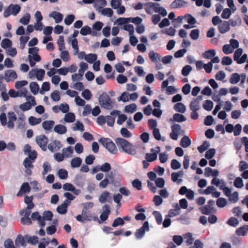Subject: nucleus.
Listing matches in <instances>:
<instances>
[{
	"label": "nucleus",
	"mask_w": 248,
	"mask_h": 248,
	"mask_svg": "<svg viewBox=\"0 0 248 248\" xmlns=\"http://www.w3.org/2000/svg\"><path fill=\"white\" fill-rule=\"evenodd\" d=\"M115 141L120 150L131 155L136 154V150L134 146L126 140L122 138H117L115 140Z\"/></svg>",
	"instance_id": "nucleus-1"
},
{
	"label": "nucleus",
	"mask_w": 248,
	"mask_h": 248,
	"mask_svg": "<svg viewBox=\"0 0 248 248\" xmlns=\"http://www.w3.org/2000/svg\"><path fill=\"white\" fill-rule=\"evenodd\" d=\"M144 9L148 14H152V10L155 13H159L163 17L167 14L166 9L160 7V4L157 2H148L145 3L144 4Z\"/></svg>",
	"instance_id": "nucleus-2"
},
{
	"label": "nucleus",
	"mask_w": 248,
	"mask_h": 248,
	"mask_svg": "<svg viewBox=\"0 0 248 248\" xmlns=\"http://www.w3.org/2000/svg\"><path fill=\"white\" fill-rule=\"evenodd\" d=\"M98 142L111 154L114 155L117 154L118 150L117 147L110 139L101 137L98 140Z\"/></svg>",
	"instance_id": "nucleus-3"
},
{
	"label": "nucleus",
	"mask_w": 248,
	"mask_h": 248,
	"mask_svg": "<svg viewBox=\"0 0 248 248\" xmlns=\"http://www.w3.org/2000/svg\"><path fill=\"white\" fill-rule=\"evenodd\" d=\"M99 102L101 106L105 109L110 110L113 108V102L105 92H103L100 95Z\"/></svg>",
	"instance_id": "nucleus-4"
},
{
	"label": "nucleus",
	"mask_w": 248,
	"mask_h": 248,
	"mask_svg": "<svg viewBox=\"0 0 248 248\" xmlns=\"http://www.w3.org/2000/svg\"><path fill=\"white\" fill-rule=\"evenodd\" d=\"M149 230V223L148 221H145L140 228L136 230L135 232L136 237L138 239H141L144 236L145 232Z\"/></svg>",
	"instance_id": "nucleus-5"
},
{
	"label": "nucleus",
	"mask_w": 248,
	"mask_h": 248,
	"mask_svg": "<svg viewBox=\"0 0 248 248\" xmlns=\"http://www.w3.org/2000/svg\"><path fill=\"white\" fill-rule=\"evenodd\" d=\"M35 140L37 144L42 150L46 151V145L48 141V138L43 135L37 136Z\"/></svg>",
	"instance_id": "nucleus-6"
},
{
	"label": "nucleus",
	"mask_w": 248,
	"mask_h": 248,
	"mask_svg": "<svg viewBox=\"0 0 248 248\" xmlns=\"http://www.w3.org/2000/svg\"><path fill=\"white\" fill-rule=\"evenodd\" d=\"M160 151V147L156 146L155 150L154 149H151V152H153V153H147L145 155L146 159L149 162H153L157 159V154Z\"/></svg>",
	"instance_id": "nucleus-7"
},
{
	"label": "nucleus",
	"mask_w": 248,
	"mask_h": 248,
	"mask_svg": "<svg viewBox=\"0 0 248 248\" xmlns=\"http://www.w3.org/2000/svg\"><path fill=\"white\" fill-rule=\"evenodd\" d=\"M181 127L179 124H174L171 125V139L177 140L178 136L181 134Z\"/></svg>",
	"instance_id": "nucleus-8"
},
{
	"label": "nucleus",
	"mask_w": 248,
	"mask_h": 248,
	"mask_svg": "<svg viewBox=\"0 0 248 248\" xmlns=\"http://www.w3.org/2000/svg\"><path fill=\"white\" fill-rule=\"evenodd\" d=\"M184 175V172L183 170H180L177 172L171 173V180L176 182L177 184L180 185L183 182V180L181 179Z\"/></svg>",
	"instance_id": "nucleus-9"
},
{
	"label": "nucleus",
	"mask_w": 248,
	"mask_h": 248,
	"mask_svg": "<svg viewBox=\"0 0 248 248\" xmlns=\"http://www.w3.org/2000/svg\"><path fill=\"white\" fill-rule=\"evenodd\" d=\"M17 78L16 73L13 70H8L5 72V80L7 82L15 80Z\"/></svg>",
	"instance_id": "nucleus-10"
},
{
	"label": "nucleus",
	"mask_w": 248,
	"mask_h": 248,
	"mask_svg": "<svg viewBox=\"0 0 248 248\" xmlns=\"http://www.w3.org/2000/svg\"><path fill=\"white\" fill-rule=\"evenodd\" d=\"M119 110H113L111 112L110 115L112 116H118V118L117 123L118 124L121 125L122 124L127 120V116L125 114H120Z\"/></svg>",
	"instance_id": "nucleus-11"
},
{
	"label": "nucleus",
	"mask_w": 248,
	"mask_h": 248,
	"mask_svg": "<svg viewBox=\"0 0 248 248\" xmlns=\"http://www.w3.org/2000/svg\"><path fill=\"white\" fill-rule=\"evenodd\" d=\"M8 122L7 123V127L10 129L14 127V122L17 120L16 114L13 111H10L8 113Z\"/></svg>",
	"instance_id": "nucleus-12"
},
{
	"label": "nucleus",
	"mask_w": 248,
	"mask_h": 248,
	"mask_svg": "<svg viewBox=\"0 0 248 248\" xmlns=\"http://www.w3.org/2000/svg\"><path fill=\"white\" fill-rule=\"evenodd\" d=\"M218 29L221 34L228 32L230 29L229 22L227 21H223L221 24L218 25Z\"/></svg>",
	"instance_id": "nucleus-13"
},
{
	"label": "nucleus",
	"mask_w": 248,
	"mask_h": 248,
	"mask_svg": "<svg viewBox=\"0 0 248 248\" xmlns=\"http://www.w3.org/2000/svg\"><path fill=\"white\" fill-rule=\"evenodd\" d=\"M103 212L100 215V218L102 221H104L108 219V216L110 213L109 205L108 204H105L103 206Z\"/></svg>",
	"instance_id": "nucleus-14"
},
{
	"label": "nucleus",
	"mask_w": 248,
	"mask_h": 248,
	"mask_svg": "<svg viewBox=\"0 0 248 248\" xmlns=\"http://www.w3.org/2000/svg\"><path fill=\"white\" fill-rule=\"evenodd\" d=\"M62 146V144L60 141L55 140L48 145V149L51 152H54L60 149Z\"/></svg>",
	"instance_id": "nucleus-15"
},
{
	"label": "nucleus",
	"mask_w": 248,
	"mask_h": 248,
	"mask_svg": "<svg viewBox=\"0 0 248 248\" xmlns=\"http://www.w3.org/2000/svg\"><path fill=\"white\" fill-rule=\"evenodd\" d=\"M173 206L176 208V211L179 212L180 207L183 209H186L187 207V202L186 199H182L179 201V205L178 203L173 205Z\"/></svg>",
	"instance_id": "nucleus-16"
},
{
	"label": "nucleus",
	"mask_w": 248,
	"mask_h": 248,
	"mask_svg": "<svg viewBox=\"0 0 248 248\" xmlns=\"http://www.w3.org/2000/svg\"><path fill=\"white\" fill-rule=\"evenodd\" d=\"M49 16L55 19V22L57 23L61 22L63 19V15L56 11H52L50 14Z\"/></svg>",
	"instance_id": "nucleus-17"
},
{
	"label": "nucleus",
	"mask_w": 248,
	"mask_h": 248,
	"mask_svg": "<svg viewBox=\"0 0 248 248\" xmlns=\"http://www.w3.org/2000/svg\"><path fill=\"white\" fill-rule=\"evenodd\" d=\"M149 57L151 61L157 63L161 61V57L157 53L154 51H151L149 53Z\"/></svg>",
	"instance_id": "nucleus-18"
},
{
	"label": "nucleus",
	"mask_w": 248,
	"mask_h": 248,
	"mask_svg": "<svg viewBox=\"0 0 248 248\" xmlns=\"http://www.w3.org/2000/svg\"><path fill=\"white\" fill-rule=\"evenodd\" d=\"M183 239L185 240L186 246L191 245L194 242V239L191 232H187L183 235Z\"/></svg>",
	"instance_id": "nucleus-19"
},
{
	"label": "nucleus",
	"mask_w": 248,
	"mask_h": 248,
	"mask_svg": "<svg viewBox=\"0 0 248 248\" xmlns=\"http://www.w3.org/2000/svg\"><path fill=\"white\" fill-rule=\"evenodd\" d=\"M248 232V225H245L237 228L235 233L238 236H245Z\"/></svg>",
	"instance_id": "nucleus-20"
},
{
	"label": "nucleus",
	"mask_w": 248,
	"mask_h": 248,
	"mask_svg": "<svg viewBox=\"0 0 248 248\" xmlns=\"http://www.w3.org/2000/svg\"><path fill=\"white\" fill-rule=\"evenodd\" d=\"M93 5L96 10L100 12L101 9L106 6L107 1L106 0H94Z\"/></svg>",
	"instance_id": "nucleus-21"
},
{
	"label": "nucleus",
	"mask_w": 248,
	"mask_h": 248,
	"mask_svg": "<svg viewBox=\"0 0 248 248\" xmlns=\"http://www.w3.org/2000/svg\"><path fill=\"white\" fill-rule=\"evenodd\" d=\"M174 109L178 112L184 113L186 110V106L184 104L181 102L177 103L173 107Z\"/></svg>",
	"instance_id": "nucleus-22"
},
{
	"label": "nucleus",
	"mask_w": 248,
	"mask_h": 248,
	"mask_svg": "<svg viewBox=\"0 0 248 248\" xmlns=\"http://www.w3.org/2000/svg\"><path fill=\"white\" fill-rule=\"evenodd\" d=\"M191 143L189 138L187 136H184L181 140L180 145L183 148L188 147Z\"/></svg>",
	"instance_id": "nucleus-23"
},
{
	"label": "nucleus",
	"mask_w": 248,
	"mask_h": 248,
	"mask_svg": "<svg viewBox=\"0 0 248 248\" xmlns=\"http://www.w3.org/2000/svg\"><path fill=\"white\" fill-rule=\"evenodd\" d=\"M54 124L55 122L54 121H45L42 123V127L46 130H50L53 128Z\"/></svg>",
	"instance_id": "nucleus-24"
},
{
	"label": "nucleus",
	"mask_w": 248,
	"mask_h": 248,
	"mask_svg": "<svg viewBox=\"0 0 248 248\" xmlns=\"http://www.w3.org/2000/svg\"><path fill=\"white\" fill-rule=\"evenodd\" d=\"M54 130L55 132L59 134H63L66 132L67 129L65 126L60 124L56 125L54 127Z\"/></svg>",
	"instance_id": "nucleus-25"
},
{
	"label": "nucleus",
	"mask_w": 248,
	"mask_h": 248,
	"mask_svg": "<svg viewBox=\"0 0 248 248\" xmlns=\"http://www.w3.org/2000/svg\"><path fill=\"white\" fill-rule=\"evenodd\" d=\"M186 117L183 114L175 113L173 115V118L172 119H171V121H175L177 122L181 123L186 121Z\"/></svg>",
	"instance_id": "nucleus-26"
},
{
	"label": "nucleus",
	"mask_w": 248,
	"mask_h": 248,
	"mask_svg": "<svg viewBox=\"0 0 248 248\" xmlns=\"http://www.w3.org/2000/svg\"><path fill=\"white\" fill-rule=\"evenodd\" d=\"M33 197L32 196L29 197L28 196H25L24 198V202L27 204V209L31 210L32 209L34 206V203L32 202Z\"/></svg>",
	"instance_id": "nucleus-27"
},
{
	"label": "nucleus",
	"mask_w": 248,
	"mask_h": 248,
	"mask_svg": "<svg viewBox=\"0 0 248 248\" xmlns=\"http://www.w3.org/2000/svg\"><path fill=\"white\" fill-rule=\"evenodd\" d=\"M81 163L82 159L79 157H75L71 161V166L73 168L79 167Z\"/></svg>",
	"instance_id": "nucleus-28"
},
{
	"label": "nucleus",
	"mask_w": 248,
	"mask_h": 248,
	"mask_svg": "<svg viewBox=\"0 0 248 248\" xmlns=\"http://www.w3.org/2000/svg\"><path fill=\"white\" fill-rule=\"evenodd\" d=\"M30 88L31 92L34 94H36L39 91V87L36 82H31L30 84Z\"/></svg>",
	"instance_id": "nucleus-29"
},
{
	"label": "nucleus",
	"mask_w": 248,
	"mask_h": 248,
	"mask_svg": "<svg viewBox=\"0 0 248 248\" xmlns=\"http://www.w3.org/2000/svg\"><path fill=\"white\" fill-rule=\"evenodd\" d=\"M216 55V51L214 49H210L205 51L202 54L203 57L207 59H210L214 57Z\"/></svg>",
	"instance_id": "nucleus-30"
},
{
	"label": "nucleus",
	"mask_w": 248,
	"mask_h": 248,
	"mask_svg": "<svg viewBox=\"0 0 248 248\" xmlns=\"http://www.w3.org/2000/svg\"><path fill=\"white\" fill-rule=\"evenodd\" d=\"M15 244L17 247L19 246H26V245L24 238L20 234L17 236L15 240Z\"/></svg>",
	"instance_id": "nucleus-31"
},
{
	"label": "nucleus",
	"mask_w": 248,
	"mask_h": 248,
	"mask_svg": "<svg viewBox=\"0 0 248 248\" xmlns=\"http://www.w3.org/2000/svg\"><path fill=\"white\" fill-rule=\"evenodd\" d=\"M109 196V193L107 191H105L100 194L99 201L101 203H104L107 201Z\"/></svg>",
	"instance_id": "nucleus-32"
},
{
	"label": "nucleus",
	"mask_w": 248,
	"mask_h": 248,
	"mask_svg": "<svg viewBox=\"0 0 248 248\" xmlns=\"http://www.w3.org/2000/svg\"><path fill=\"white\" fill-rule=\"evenodd\" d=\"M213 210V208H210L207 205L202 206L200 208L201 212L203 215H210L212 212Z\"/></svg>",
	"instance_id": "nucleus-33"
},
{
	"label": "nucleus",
	"mask_w": 248,
	"mask_h": 248,
	"mask_svg": "<svg viewBox=\"0 0 248 248\" xmlns=\"http://www.w3.org/2000/svg\"><path fill=\"white\" fill-rule=\"evenodd\" d=\"M82 216L84 220L87 221H91L93 219V217L90 211H88L87 210L83 209L82 211Z\"/></svg>",
	"instance_id": "nucleus-34"
},
{
	"label": "nucleus",
	"mask_w": 248,
	"mask_h": 248,
	"mask_svg": "<svg viewBox=\"0 0 248 248\" xmlns=\"http://www.w3.org/2000/svg\"><path fill=\"white\" fill-rule=\"evenodd\" d=\"M64 121L67 123H72L75 121V115L73 113L69 112L65 115Z\"/></svg>",
	"instance_id": "nucleus-35"
},
{
	"label": "nucleus",
	"mask_w": 248,
	"mask_h": 248,
	"mask_svg": "<svg viewBox=\"0 0 248 248\" xmlns=\"http://www.w3.org/2000/svg\"><path fill=\"white\" fill-rule=\"evenodd\" d=\"M190 110H199L200 109V103L195 99H193L189 104Z\"/></svg>",
	"instance_id": "nucleus-36"
},
{
	"label": "nucleus",
	"mask_w": 248,
	"mask_h": 248,
	"mask_svg": "<svg viewBox=\"0 0 248 248\" xmlns=\"http://www.w3.org/2000/svg\"><path fill=\"white\" fill-rule=\"evenodd\" d=\"M240 80V76L238 73H233L232 75L230 78V82L232 84H236Z\"/></svg>",
	"instance_id": "nucleus-37"
},
{
	"label": "nucleus",
	"mask_w": 248,
	"mask_h": 248,
	"mask_svg": "<svg viewBox=\"0 0 248 248\" xmlns=\"http://www.w3.org/2000/svg\"><path fill=\"white\" fill-rule=\"evenodd\" d=\"M97 55L95 54L91 53L87 55L85 57V60L90 63H93L97 60Z\"/></svg>",
	"instance_id": "nucleus-38"
},
{
	"label": "nucleus",
	"mask_w": 248,
	"mask_h": 248,
	"mask_svg": "<svg viewBox=\"0 0 248 248\" xmlns=\"http://www.w3.org/2000/svg\"><path fill=\"white\" fill-rule=\"evenodd\" d=\"M80 68L78 70V73L79 76L83 77L84 73L86 70L88 68V64L84 62H81L79 64Z\"/></svg>",
	"instance_id": "nucleus-39"
},
{
	"label": "nucleus",
	"mask_w": 248,
	"mask_h": 248,
	"mask_svg": "<svg viewBox=\"0 0 248 248\" xmlns=\"http://www.w3.org/2000/svg\"><path fill=\"white\" fill-rule=\"evenodd\" d=\"M213 103L210 100H207L203 104V108L207 111H210L213 108Z\"/></svg>",
	"instance_id": "nucleus-40"
},
{
	"label": "nucleus",
	"mask_w": 248,
	"mask_h": 248,
	"mask_svg": "<svg viewBox=\"0 0 248 248\" xmlns=\"http://www.w3.org/2000/svg\"><path fill=\"white\" fill-rule=\"evenodd\" d=\"M12 45V41L8 38L3 39L1 42V47L4 49L10 47Z\"/></svg>",
	"instance_id": "nucleus-41"
},
{
	"label": "nucleus",
	"mask_w": 248,
	"mask_h": 248,
	"mask_svg": "<svg viewBox=\"0 0 248 248\" xmlns=\"http://www.w3.org/2000/svg\"><path fill=\"white\" fill-rule=\"evenodd\" d=\"M137 110V106L135 104H131L125 107L124 110L126 112L133 113Z\"/></svg>",
	"instance_id": "nucleus-42"
},
{
	"label": "nucleus",
	"mask_w": 248,
	"mask_h": 248,
	"mask_svg": "<svg viewBox=\"0 0 248 248\" xmlns=\"http://www.w3.org/2000/svg\"><path fill=\"white\" fill-rule=\"evenodd\" d=\"M34 161L30 159L29 158H25L23 161V165L26 169L33 168L34 166L32 163Z\"/></svg>",
	"instance_id": "nucleus-43"
},
{
	"label": "nucleus",
	"mask_w": 248,
	"mask_h": 248,
	"mask_svg": "<svg viewBox=\"0 0 248 248\" xmlns=\"http://www.w3.org/2000/svg\"><path fill=\"white\" fill-rule=\"evenodd\" d=\"M111 166L109 163L106 162L98 168V170L103 172H108L111 170Z\"/></svg>",
	"instance_id": "nucleus-44"
},
{
	"label": "nucleus",
	"mask_w": 248,
	"mask_h": 248,
	"mask_svg": "<svg viewBox=\"0 0 248 248\" xmlns=\"http://www.w3.org/2000/svg\"><path fill=\"white\" fill-rule=\"evenodd\" d=\"M101 14L105 16H107L108 17H111L113 16V12L111 8H106L100 10Z\"/></svg>",
	"instance_id": "nucleus-45"
},
{
	"label": "nucleus",
	"mask_w": 248,
	"mask_h": 248,
	"mask_svg": "<svg viewBox=\"0 0 248 248\" xmlns=\"http://www.w3.org/2000/svg\"><path fill=\"white\" fill-rule=\"evenodd\" d=\"M209 147V143L207 141H204L201 146L198 147V150L200 153H202L206 151Z\"/></svg>",
	"instance_id": "nucleus-46"
},
{
	"label": "nucleus",
	"mask_w": 248,
	"mask_h": 248,
	"mask_svg": "<svg viewBox=\"0 0 248 248\" xmlns=\"http://www.w3.org/2000/svg\"><path fill=\"white\" fill-rule=\"evenodd\" d=\"M41 122V118H37L33 116H31L29 118V123L31 125H34L40 124Z\"/></svg>",
	"instance_id": "nucleus-47"
},
{
	"label": "nucleus",
	"mask_w": 248,
	"mask_h": 248,
	"mask_svg": "<svg viewBox=\"0 0 248 248\" xmlns=\"http://www.w3.org/2000/svg\"><path fill=\"white\" fill-rule=\"evenodd\" d=\"M233 185L236 188H242L244 186L242 179L239 177H236L234 181Z\"/></svg>",
	"instance_id": "nucleus-48"
},
{
	"label": "nucleus",
	"mask_w": 248,
	"mask_h": 248,
	"mask_svg": "<svg viewBox=\"0 0 248 248\" xmlns=\"http://www.w3.org/2000/svg\"><path fill=\"white\" fill-rule=\"evenodd\" d=\"M58 173V176L61 179H65L68 177V172L64 169H60Z\"/></svg>",
	"instance_id": "nucleus-49"
},
{
	"label": "nucleus",
	"mask_w": 248,
	"mask_h": 248,
	"mask_svg": "<svg viewBox=\"0 0 248 248\" xmlns=\"http://www.w3.org/2000/svg\"><path fill=\"white\" fill-rule=\"evenodd\" d=\"M121 135L125 138H130L132 136L131 133L126 128L123 127L120 130Z\"/></svg>",
	"instance_id": "nucleus-50"
},
{
	"label": "nucleus",
	"mask_w": 248,
	"mask_h": 248,
	"mask_svg": "<svg viewBox=\"0 0 248 248\" xmlns=\"http://www.w3.org/2000/svg\"><path fill=\"white\" fill-rule=\"evenodd\" d=\"M216 154V150L215 149L211 148L206 151L205 157L208 159L212 158Z\"/></svg>",
	"instance_id": "nucleus-51"
},
{
	"label": "nucleus",
	"mask_w": 248,
	"mask_h": 248,
	"mask_svg": "<svg viewBox=\"0 0 248 248\" xmlns=\"http://www.w3.org/2000/svg\"><path fill=\"white\" fill-rule=\"evenodd\" d=\"M51 98L55 102L59 101L61 99L59 92L57 90H55L51 93Z\"/></svg>",
	"instance_id": "nucleus-52"
},
{
	"label": "nucleus",
	"mask_w": 248,
	"mask_h": 248,
	"mask_svg": "<svg viewBox=\"0 0 248 248\" xmlns=\"http://www.w3.org/2000/svg\"><path fill=\"white\" fill-rule=\"evenodd\" d=\"M227 203L226 200L223 198H218L217 201V205L220 208L224 207Z\"/></svg>",
	"instance_id": "nucleus-53"
},
{
	"label": "nucleus",
	"mask_w": 248,
	"mask_h": 248,
	"mask_svg": "<svg viewBox=\"0 0 248 248\" xmlns=\"http://www.w3.org/2000/svg\"><path fill=\"white\" fill-rule=\"evenodd\" d=\"M57 211L60 214H64L67 211V207L65 204H62L57 207Z\"/></svg>",
	"instance_id": "nucleus-54"
},
{
	"label": "nucleus",
	"mask_w": 248,
	"mask_h": 248,
	"mask_svg": "<svg viewBox=\"0 0 248 248\" xmlns=\"http://www.w3.org/2000/svg\"><path fill=\"white\" fill-rule=\"evenodd\" d=\"M80 33L82 35L85 36L87 34H91L92 31H91V28L89 26H85L81 29Z\"/></svg>",
	"instance_id": "nucleus-55"
},
{
	"label": "nucleus",
	"mask_w": 248,
	"mask_h": 248,
	"mask_svg": "<svg viewBox=\"0 0 248 248\" xmlns=\"http://www.w3.org/2000/svg\"><path fill=\"white\" fill-rule=\"evenodd\" d=\"M153 215L155 217L156 221L158 224H161L162 221V218L161 214L157 211H154Z\"/></svg>",
	"instance_id": "nucleus-56"
},
{
	"label": "nucleus",
	"mask_w": 248,
	"mask_h": 248,
	"mask_svg": "<svg viewBox=\"0 0 248 248\" xmlns=\"http://www.w3.org/2000/svg\"><path fill=\"white\" fill-rule=\"evenodd\" d=\"M124 224V219L120 217H117L113 221L112 226L113 227H116L119 225H123Z\"/></svg>",
	"instance_id": "nucleus-57"
},
{
	"label": "nucleus",
	"mask_w": 248,
	"mask_h": 248,
	"mask_svg": "<svg viewBox=\"0 0 248 248\" xmlns=\"http://www.w3.org/2000/svg\"><path fill=\"white\" fill-rule=\"evenodd\" d=\"M192 67L189 65L185 66L182 70V74L184 76H187L192 70Z\"/></svg>",
	"instance_id": "nucleus-58"
},
{
	"label": "nucleus",
	"mask_w": 248,
	"mask_h": 248,
	"mask_svg": "<svg viewBox=\"0 0 248 248\" xmlns=\"http://www.w3.org/2000/svg\"><path fill=\"white\" fill-rule=\"evenodd\" d=\"M45 75V71L42 69H38L37 71L36 78L38 80L42 81Z\"/></svg>",
	"instance_id": "nucleus-59"
},
{
	"label": "nucleus",
	"mask_w": 248,
	"mask_h": 248,
	"mask_svg": "<svg viewBox=\"0 0 248 248\" xmlns=\"http://www.w3.org/2000/svg\"><path fill=\"white\" fill-rule=\"evenodd\" d=\"M231 15V11L229 8H225L223 10L221 17L223 19H228Z\"/></svg>",
	"instance_id": "nucleus-60"
},
{
	"label": "nucleus",
	"mask_w": 248,
	"mask_h": 248,
	"mask_svg": "<svg viewBox=\"0 0 248 248\" xmlns=\"http://www.w3.org/2000/svg\"><path fill=\"white\" fill-rule=\"evenodd\" d=\"M10 5H12L11 8L12 14L14 16L16 15L20 10L21 8L20 6L17 4L14 5L13 4H11Z\"/></svg>",
	"instance_id": "nucleus-61"
},
{
	"label": "nucleus",
	"mask_w": 248,
	"mask_h": 248,
	"mask_svg": "<svg viewBox=\"0 0 248 248\" xmlns=\"http://www.w3.org/2000/svg\"><path fill=\"white\" fill-rule=\"evenodd\" d=\"M25 117L24 116L18 117L17 120V128L19 129H23L25 127Z\"/></svg>",
	"instance_id": "nucleus-62"
},
{
	"label": "nucleus",
	"mask_w": 248,
	"mask_h": 248,
	"mask_svg": "<svg viewBox=\"0 0 248 248\" xmlns=\"http://www.w3.org/2000/svg\"><path fill=\"white\" fill-rule=\"evenodd\" d=\"M228 22H229L230 25H231L232 27H235L241 24V19L239 16H237L235 20L230 19Z\"/></svg>",
	"instance_id": "nucleus-63"
},
{
	"label": "nucleus",
	"mask_w": 248,
	"mask_h": 248,
	"mask_svg": "<svg viewBox=\"0 0 248 248\" xmlns=\"http://www.w3.org/2000/svg\"><path fill=\"white\" fill-rule=\"evenodd\" d=\"M5 248H15L13 241L11 239H7L4 243Z\"/></svg>",
	"instance_id": "nucleus-64"
}]
</instances>
